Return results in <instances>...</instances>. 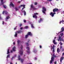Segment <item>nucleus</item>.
Listing matches in <instances>:
<instances>
[{
  "label": "nucleus",
  "mask_w": 64,
  "mask_h": 64,
  "mask_svg": "<svg viewBox=\"0 0 64 64\" xmlns=\"http://www.w3.org/2000/svg\"><path fill=\"white\" fill-rule=\"evenodd\" d=\"M58 41H60V46H62V45H63V43H62L61 41H63L64 42V40L63 38L62 39L61 36H59L58 39Z\"/></svg>",
  "instance_id": "obj_1"
},
{
  "label": "nucleus",
  "mask_w": 64,
  "mask_h": 64,
  "mask_svg": "<svg viewBox=\"0 0 64 64\" xmlns=\"http://www.w3.org/2000/svg\"><path fill=\"white\" fill-rule=\"evenodd\" d=\"M29 35L30 36H32V34L31 32H28L27 34H26L25 36L26 38H27L28 37V36H29Z\"/></svg>",
  "instance_id": "obj_2"
},
{
  "label": "nucleus",
  "mask_w": 64,
  "mask_h": 64,
  "mask_svg": "<svg viewBox=\"0 0 64 64\" xmlns=\"http://www.w3.org/2000/svg\"><path fill=\"white\" fill-rule=\"evenodd\" d=\"M54 57L56 58V55H54V57H52L51 58V60L50 61V64H52V62L53 61H54Z\"/></svg>",
  "instance_id": "obj_3"
},
{
  "label": "nucleus",
  "mask_w": 64,
  "mask_h": 64,
  "mask_svg": "<svg viewBox=\"0 0 64 64\" xmlns=\"http://www.w3.org/2000/svg\"><path fill=\"white\" fill-rule=\"evenodd\" d=\"M43 8V10L42 11V12L43 14H46V13L45 12L46 11V9L44 7H43L42 8Z\"/></svg>",
  "instance_id": "obj_4"
},
{
  "label": "nucleus",
  "mask_w": 64,
  "mask_h": 64,
  "mask_svg": "<svg viewBox=\"0 0 64 64\" xmlns=\"http://www.w3.org/2000/svg\"><path fill=\"white\" fill-rule=\"evenodd\" d=\"M36 15H38V13H34V14L32 17L35 18L36 19H37V16H36Z\"/></svg>",
  "instance_id": "obj_5"
},
{
  "label": "nucleus",
  "mask_w": 64,
  "mask_h": 64,
  "mask_svg": "<svg viewBox=\"0 0 64 64\" xmlns=\"http://www.w3.org/2000/svg\"><path fill=\"white\" fill-rule=\"evenodd\" d=\"M60 10L57 8H54L53 10V11L54 13H55V12H57L58 13H59V11Z\"/></svg>",
  "instance_id": "obj_6"
},
{
  "label": "nucleus",
  "mask_w": 64,
  "mask_h": 64,
  "mask_svg": "<svg viewBox=\"0 0 64 64\" xmlns=\"http://www.w3.org/2000/svg\"><path fill=\"white\" fill-rule=\"evenodd\" d=\"M26 48L28 49V50L27 51V53H28L29 54H30V48L29 47H26Z\"/></svg>",
  "instance_id": "obj_7"
},
{
  "label": "nucleus",
  "mask_w": 64,
  "mask_h": 64,
  "mask_svg": "<svg viewBox=\"0 0 64 64\" xmlns=\"http://www.w3.org/2000/svg\"><path fill=\"white\" fill-rule=\"evenodd\" d=\"M56 14V12H54V13L52 12H51L50 14V15H51L52 17H54V14Z\"/></svg>",
  "instance_id": "obj_8"
},
{
  "label": "nucleus",
  "mask_w": 64,
  "mask_h": 64,
  "mask_svg": "<svg viewBox=\"0 0 64 64\" xmlns=\"http://www.w3.org/2000/svg\"><path fill=\"white\" fill-rule=\"evenodd\" d=\"M54 47H55V46L54 45L52 46V48L51 49V50H52V49L53 53H54V52H55V50L54 48Z\"/></svg>",
  "instance_id": "obj_9"
},
{
  "label": "nucleus",
  "mask_w": 64,
  "mask_h": 64,
  "mask_svg": "<svg viewBox=\"0 0 64 64\" xmlns=\"http://www.w3.org/2000/svg\"><path fill=\"white\" fill-rule=\"evenodd\" d=\"M22 31L21 30H20L19 31H17L16 33H18V34H21V33H22Z\"/></svg>",
  "instance_id": "obj_10"
},
{
  "label": "nucleus",
  "mask_w": 64,
  "mask_h": 64,
  "mask_svg": "<svg viewBox=\"0 0 64 64\" xmlns=\"http://www.w3.org/2000/svg\"><path fill=\"white\" fill-rule=\"evenodd\" d=\"M31 8L33 10H36V8H35L34 6H33V4H31Z\"/></svg>",
  "instance_id": "obj_11"
},
{
  "label": "nucleus",
  "mask_w": 64,
  "mask_h": 64,
  "mask_svg": "<svg viewBox=\"0 0 64 64\" xmlns=\"http://www.w3.org/2000/svg\"><path fill=\"white\" fill-rule=\"evenodd\" d=\"M10 18V17L9 16H7L6 18H5V20L6 21H8V19Z\"/></svg>",
  "instance_id": "obj_12"
},
{
  "label": "nucleus",
  "mask_w": 64,
  "mask_h": 64,
  "mask_svg": "<svg viewBox=\"0 0 64 64\" xmlns=\"http://www.w3.org/2000/svg\"><path fill=\"white\" fill-rule=\"evenodd\" d=\"M64 57L62 56V57L61 58L60 60V62H62V60H64Z\"/></svg>",
  "instance_id": "obj_13"
},
{
  "label": "nucleus",
  "mask_w": 64,
  "mask_h": 64,
  "mask_svg": "<svg viewBox=\"0 0 64 64\" xmlns=\"http://www.w3.org/2000/svg\"><path fill=\"white\" fill-rule=\"evenodd\" d=\"M61 31L60 32V33H61L64 32V28L62 27L61 29Z\"/></svg>",
  "instance_id": "obj_14"
},
{
  "label": "nucleus",
  "mask_w": 64,
  "mask_h": 64,
  "mask_svg": "<svg viewBox=\"0 0 64 64\" xmlns=\"http://www.w3.org/2000/svg\"><path fill=\"white\" fill-rule=\"evenodd\" d=\"M21 42V41L19 40H17V44L18 45V46H19V44Z\"/></svg>",
  "instance_id": "obj_15"
},
{
  "label": "nucleus",
  "mask_w": 64,
  "mask_h": 64,
  "mask_svg": "<svg viewBox=\"0 0 64 64\" xmlns=\"http://www.w3.org/2000/svg\"><path fill=\"white\" fill-rule=\"evenodd\" d=\"M20 55H23V50H20Z\"/></svg>",
  "instance_id": "obj_16"
},
{
  "label": "nucleus",
  "mask_w": 64,
  "mask_h": 64,
  "mask_svg": "<svg viewBox=\"0 0 64 64\" xmlns=\"http://www.w3.org/2000/svg\"><path fill=\"white\" fill-rule=\"evenodd\" d=\"M10 6H11L12 7H14V5L13 4V3L12 2H10Z\"/></svg>",
  "instance_id": "obj_17"
},
{
  "label": "nucleus",
  "mask_w": 64,
  "mask_h": 64,
  "mask_svg": "<svg viewBox=\"0 0 64 64\" xmlns=\"http://www.w3.org/2000/svg\"><path fill=\"white\" fill-rule=\"evenodd\" d=\"M53 43H54V44L56 45L57 44V42H55V40H53Z\"/></svg>",
  "instance_id": "obj_18"
},
{
  "label": "nucleus",
  "mask_w": 64,
  "mask_h": 64,
  "mask_svg": "<svg viewBox=\"0 0 64 64\" xmlns=\"http://www.w3.org/2000/svg\"><path fill=\"white\" fill-rule=\"evenodd\" d=\"M1 1V3L2 5H3V4H4V2H3V0H0Z\"/></svg>",
  "instance_id": "obj_19"
},
{
  "label": "nucleus",
  "mask_w": 64,
  "mask_h": 64,
  "mask_svg": "<svg viewBox=\"0 0 64 64\" xmlns=\"http://www.w3.org/2000/svg\"><path fill=\"white\" fill-rule=\"evenodd\" d=\"M57 52H58V53H59V51H60H60H61V50H60L59 49V48H58L57 49Z\"/></svg>",
  "instance_id": "obj_20"
},
{
  "label": "nucleus",
  "mask_w": 64,
  "mask_h": 64,
  "mask_svg": "<svg viewBox=\"0 0 64 64\" xmlns=\"http://www.w3.org/2000/svg\"><path fill=\"white\" fill-rule=\"evenodd\" d=\"M16 49V48L15 47V46L12 49V50L13 51H15V49Z\"/></svg>",
  "instance_id": "obj_21"
},
{
  "label": "nucleus",
  "mask_w": 64,
  "mask_h": 64,
  "mask_svg": "<svg viewBox=\"0 0 64 64\" xmlns=\"http://www.w3.org/2000/svg\"><path fill=\"white\" fill-rule=\"evenodd\" d=\"M43 21V20L41 18H40V20H38V23H40L41 21Z\"/></svg>",
  "instance_id": "obj_22"
},
{
  "label": "nucleus",
  "mask_w": 64,
  "mask_h": 64,
  "mask_svg": "<svg viewBox=\"0 0 64 64\" xmlns=\"http://www.w3.org/2000/svg\"><path fill=\"white\" fill-rule=\"evenodd\" d=\"M3 7L4 9H6V8H7V6H6L5 5L3 4Z\"/></svg>",
  "instance_id": "obj_23"
},
{
  "label": "nucleus",
  "mask_w": 64,
  "mask_h": 64,
  "mask_svg": "<svg viewBox=\"0 0 64 64\" xmlns=\"http://www.w3.org/2000/svg\"><path fill=\"white\" fill-rule=\"evenodd\" d=\"M9 53H10V52H9V50L8 49L7 50V54H9Z\"/></svg>",
  "instance_id": "obj_24"
},
{
  "label": "nucleus",
  "mask_w": 64,
  "mask_h": 64,
  "mask_svg": "<svg viewBox=\"0 0 64 64\" xmlns=\"http://www.w3.org/2000/svg\"><path fill=\"white\" fill-rule=\"evenodd\" d=\"M15 34L14 35V36L16 37H17V33H16V32H15Z\"/></svg>",
  "instance_id": "obj_25"
},
{
  "label": "nucleus",
  "mask_w": 64,
  "mask_h": 64,
  "mask_svg": "<svg viewBox=\"0 0 64 64\" xmlns=\"http://www.w3.org/2000/svg\"><path fill=\"white\" fill-rule=\"evenodd\" d=\"M31 27L32 28H34V26H33V24H32L31 25Z\"/></svg>",
  "instance_id": "obj_26"
},
{
  "label": "nucleus",
  "mask_w": 64,
  "mask_h": 64,
  "mask_svg": "<svg viewBox=\"0 0 64 64\" xmlns=\"http://www.w3.org/2000/svg\"><path fill=\"white\" fill-rule=\"evenodd\" d=\"M20 55H18V60H21V59H20Z\"/></svg>",
  "instance_id": "obj_27"
},
{
  "label": "nucleus",
  "mask_w": 64,
  "mask_h": 64,
  "mask_svg": "<svg viewBox=\"0 0 64 64\" xmlns=\"http://www.w3.org/2000/svg\"><path fill=\"white\" fill-rule=\"evenodd\" d=\"M61 22H64V21L63 20H62L61 21H60V24H61Z\"/></svg>",
  "instance_id": "obj_28"
},
{
  "label": "nucleus",
  "mask_w": 64,
  "mask_h": 64,
  "mask_svg": "<svg viewBox=\"0 0 64 64\" xmlns=\"http://www.w3.org/2000/svg\"><path fill=\"white\" fill-rule=\"evenodd\" d=\"M23 12H24V16L26 15V12H25L24 10Z\"/></svg>",
  "instance_id": "obj_29"
},
{
  "label": "nucleus",
  "mask_w": 64,
  "mask_h": 64,
  "mask_svg": "<svg viewBox=\"0 0 64 64\" xmlns=\"http://www.w3.org/2000/svg\"><path fill=\"white\" fill-rule=\"evenodd\" d=\"M4 13L6 14H6H8V13L7 11H5Z\"/></svg>",
  "instance_id": "obj_30"
},
{
  "label": "nucleus",
  "mask_w": 64,
  "mask_h": 64,
  "mask_svg": "<svg viewBox=\"0 0 64 64\" xmlns=\"http://www.w3.org/2000/svg\"><path fill=\"white\" fill-rule=\"evenodd\" d=\"M10 54H8L7 55V58H9V57H10Z\"/></svg>",
  "instance_id": "obj_31"
},
{
  "label": "nucleus",
  "mask_w": 64,
  "mask_h": 64,
  "mask_svg": "<svg viewBox=\"0 0 64 64\" xmlns=\"http://www.w3.org/2000/svg\"><path fill=\"white\" fill-rule=\"evenodd\" d=\"M24 28L26 29H27V28H28V26H26Z\"/></svg>",
  "instance_id": "obj_32"
},
{
  "label": "nucleus",
  "mask_w": 64,
  "mask_h": 64,
  "mask_svg": "<svg viewBox=\"0 0 64 64\" xmlns=\"http://www.w3.org/2000/svg\"><path fill=\"white\" fill-rule=\"evenodd\" d=\"M23 21L24 23H26V20H24Z\"/></svg>",
  "instance_id": "obj_33"
},
{
  "label": "nucleus",
  "mask_w": 64,
  "mask_h": 64,
  "mask_svg": "<svg viewBox=\"0 0 64 64\" xmlns=\"http://www.w3.org/2000/svg\"><path fill=\"white\" fill-rule=\"evenodd\" d=\"M21 61L22 63H23V60L22 59H21Z\"/></svg>",
  "instance_id": "obj_34"
},
{
  "label": "nucleus",
  "mask_w": 64,
  "mask_h": 64,
  "mask_svg": "<svg viewBox=\"0 0 64 64\" xmlns=\"http://www.w3.org/2000/svg\"><path fill=\"white\" fill-rule=\"evenodd\" d=\"M20 48H21V50H22V48H23V46H22V45L21 46V47Z\"/></svg>",
  "instance_id": "obj_35"
},
{
  "label": "nucleus",
  "mask_w": 64,
  "mask_h": 64,
  "mask_svg": "<svg viewBox=\"0 0 64 64\" xmlns=\"http://www.w3.org/2000/svg\"><path fill=\"white\" fill-rule=\"evenodd\" d=\"M64 35V34H63V33H62L61 34V37H62V36H63V35Z\"/></svg>",
  "instance_id": "obj_36"
},
{
  "label": "nucleus",
  "mask_w": 64,
  "mask_h": 64,
  "mask_svg": "<svg viewBox=\"0 0 64 64\" xmlns=\"http://www.w3.org/2000/svg\"><path fill=\"white\" fill-rule=\"evenodd\" d=\"M15 9H16V11H18V8H15Z\"/></svg>",
  "instance_id": "obj_37"
},
{
  "label": "nucleus",
  "mask_w": 64,
  "mask_h": 64,
  "mask_svg": "<svg viewBox=\"0 0 64 64\" xmlns=\"http://www.w3.org/2000/svg\"><path fill=\"white\" fill-rule=\"evenodd\" d=\"M4 13H5V12L4 11H3L2 12V14H4Z\"/></svg>",
  "instance_id": "obj_38"
},
{
  "label": "nucleus",
  "mask_w": 64,
  "mask_h": 64,
  "mask_svg": "<svg viewBox=\"0 0 64 64\" xmlns=\"http://www.w3.org/2000/svg\"><path fill=\"white\" fill-rule=\"evenodd\" d=\"M25 5H23V7L24 8H25Z\"/></svg>",
  "instance_id": "obj_39"
},
{
  "label": "nucleus",
  "mask_w": 64,
  "mask_h": 64,
  "mask_svg": "<svg viewBox=\"0 0 64 64\" xmlns=\"http://www.w3.org/2000/svg\"><path fill=\"white\" fill-rule=\"evenodd\" d=\"M26 45H27L28 46H29V45L28 44V42H26Z\"/></svg>",
  "instance_id": "obj_40"
},
{
  "label": "nucleus",
  "mask_w": 64,
  "mask_h": 64,
  "mask_svg": "<svg viewBox=\"0 0 64 64\" xmlns=\"http://www.w3.org/2000/svg\"><path fill=\"white\" fill-rule=\"evenodd\" d=\"M60 49H63V47L61 46H60Z\"/></svg>",
  "instance_id": "obj_41"
},
{
  "label": "nucleus",
  "mask_w": 64,
  "mask_h": 64,
  "mask_svg": "<svg viewBox=\"0 0 64 64\" xmlns=\"http://www.w3.org/2000/svg\"><path fill=\"white\" fill-rule=\"evenodd\" d=\"M52 0H48V1L49 2H52Z\"/></svg>",
  "instance_id": "obj_42"
},
{
  "label": "nucleus",
  "mask_w": 64,
  "mask_h": 64,
  "mask_svg": "<svg viewBox=\"0 0 64 64\" xmlns=\"http://www.w3.org/2000/svg\"><path fill=\"white\" fill-rule=\"evenodd\" d=\"M34 5H37V3L36 2H35L34 4Z\"/></svg>",
  "instance_id": "obj_43"
},
{
  "label": "nucleus",
  "mask_w": 64,
  "mask_h": 64,
  "mask_svg": "<svg viewBox=\"0 0 64 64\" xmlns=\"http://www.w3.org/2000/svg\"><path fill=\"white\" fill-rule=\"evenodd\" d=\"M34 60H37V58H36V57H35L34 58Z\"/></svg>",
  "instance_id": "obj_44"
},
{
  "label": "nucleus",
  "mask_w": 64,
  "mask_h": 64,
  "mask_svg": "<svg viewBox=\"0 0 64 64\" xmlns=\"http://www.w3.org/2000/svg\"><path fill=\"white\" fill-rule=\"evenodd\" d=\"M20 30H23V28L22 27V28H20Z\"/></svg>",
  "instance_id": "obj_45"
},
{
  "label": "nucleus",
  "mask_w": 64,
  "mask_h": 64,
  "mask_svg": "<svg viewBox=\"0 0 64 64\" xmlns=\"http://www.w3.org/2000/svg\"><path fill=\"white\" fill-rule=\"evenodd\" d=\"M54 64H57V62H56L55 61L54 62Z\"/></svg>",
  "instance_id": "obj_46"
},
{
  "label": "nucleus",
  "mask_w": 64,
  "mask_h": 64,
  "mask_svg": "<svg viewBox=\"0 0 64 64\" xmlns=\"http://www.w3.org/2000/svg\"><path fill=\"white\" fill-rule=\"evenodd\" d=\"M2 24L3 25H4V21H2Z\"/></svg>",
  "instance_id": "obj_47"
},
{
  "label": "nucleus",
  "mask_w": 64,
  "mask_h": 64,
  "mask_svg": "<svg viewBox=\"0 0 64 64\" xmlns=\"http://www.w3.org/2000/svg\"><path fill=\"white\" fill-rule=\"evenodd\" d=\"M22 24H20V27H21V26H22Z\"/></svg>",
  "instance_id": "obj_48"
},
{
  "label": "nucleus",
  "mask_w": 64,
  "mask_h": 64,
  "mask_svg": "<svg viewBox=\"0 0 64 64\" xmlns=\"http://www.w3.org/2000/svg\"><path fill=\"white\" fill-rule=\"evenodd\" d=\"M62 51H64V49H62Z\"/></svg>",
  "instance_id": "obj_49"
},
{
  "label": "nucleus",
  "mask_w": 64,
  "mask_h": 64,
  "mask_svg": "<svg viewBox=\"0 0 64 64\" xmlns=\"http://www.w3.org/2000/svg\"><path fill=\"white\" fill-rule=\"evenodd\" d=\"M40 48H42V46H40Z\"/></svg>",
  "instance_id": "obj_50"
},
{
  "label": "nucleus",
  "mask_w": 64,
  "mask_h": 64,
  "mask_svg": "<svg viewBox=\"0 0 64 64\" xmlns=\"http://www.w3.org/2000/svg\"><path fill=\"white\" fill-rule=\"evenodd\" d=\"M63 55H64V52L62 54V56H63Z\"/></svg>",
  "instance_id": "obj_51"
},
{
  "label": "nucleus",
  "mask_w": 64,
  "mask_h": 64,
  "mask_svg": "<svg viewBox=\"0 0 64 64\" xmlns=\"http://www.w3.org/2000/svg\"><path fill=\"white\" fill-rule=\"evenodd\" d=\"M10 64H13V63L11 62H10Z\"/></svg>",
  "instance_id": "obj_52"
},
{
  "label": "nucleus",
  "mask_w": 64,
  "mask_h": 64,
  "mask_svg": "<svg viewBox=\"0 0 64 64\" xmlns=\"http://www.w3.org/2000/svg\"><path fill=\"white\" fill-rule=\"evenodd\" d=\"M30 40H28V42H30Z\"/></svg>",
  "instance_id": "obj_53"
},
{
  "label": "nucleus",
  "mask_w": 64,
  "mask_h": 64,
  "mask_svg": "<svg viewBox=\"0 0 64 64\" xmlns=\"http://www.w3.org/2000/svg\"><path fill=\"white\" fill-rule=\"evenodd\" d=\"M20 6L21 7H23V5H20Z\"/></svg>",
  "instance_id": "obj_54"
},
{
  "label": "nucleus",
  "mask_w": 64,
  "mask_h": 64,
  "mask_svg": "<svg viewBox=\"0 0 64 64\" xmlns=\"http://www.w3.org/2000/svg\"><path fill=\"white\" fill-rule=\"evenodd\" d=\"M56 37H55L54 38V40H55V39H56Z\"/></svg>",
  "instance_id": "obj_55"
},
{
  "label": "nucleus",
  "mask_w": 64,
  "mask_h": 64,
  "mask_svg": "<svg viewBox=\"0 0 64 64\" xmlns=\"http://www.w3.org/2000/svg\"><path fill=\"white\" fill-rule=\"evenodd\" d=\"M16 28H14V30H16Z\"/></svg>",
  "instance_id": "obj_56"
},
{
  "label": "nucleus",
  "mask_w": 64,
  "mask_h": 64,
  "mask_svg": "<svg viewBox=\"0 0 64 64\" xmlns=\"http://www.w3.org/2000/svg\"><path fill=\"white\" fill-rule=\"evenodd\" d=\"M21 2L20 1H18V3H20Z\"/></svg>",
  "instance_id": "obj_57"
},
{
  "label": "nucleus",
  "mask_w": 64,
  "mask_h": 64,
  "mask_svg": "<svg viewBox=\"0 0 64 64\" xmlns=\"http://www.w3.org/2000/svg\"><path fill=\"white\" fill-rule=\"evenodd\" d=\"M11 53H12V52H13V51L11 50Z\"/></svg>",
  "instance_id": "obj_58"
},
{
  "label": "nucleus",
  "mask_w": 64,
  "mask_h": 64,
  "mask_svg": "<svg viewBox=\"0 0 64 64\" xmlns=\"http://www.w3.org/2000/svg\"><path fill=\"white\" fill-rule=\"evenodd\" d=\"M46 4H47V3H48V2H46Z\"/></svg>",
  "instance_id": "obj_59"
},
{
  "label": "nucleus",
  "mask_w": 64,
  "mask_h": 64,
  "mask_svg": "<svg viewBox=\"0 0 64 64\" xmlns=\"http://www.w3.org/2000/svg\"><path fill=\"white\" fill-rule=\"evenodd\" d=\"M13 43L14 44V45H15V42H13Z\"/></svg>",
  "instance_id": "obj_60"
},
{
  "label": "nucleus",
  "mask_w": 64,
  "mask_h": 64,
  "mask_svg": "<svg viewBox=\"0 0 64 64\" xmlns=\"http://www.w3.org/2000/svg\"><path fill=\"white\" fill-rule=\"evenodd\" d=\"M20 7H21V6H20L19 7V8H20Z\"/></svg>",
  "instance_id": "obj_61"
},
{
  "label": "nucleus",
  "mask_w": 64,
  "mask_h": 64,
  "mask_svg": "<svg viewBox=\"0 0 64 64\" xmlns=\"http://www.w3.org/2000/svg\"><path fill=\"white\" fill-rule=\"evenodd\" d=\"M24 8H22V10H23V9H24Z\"/></svg>",
  "instance_id": "obj_62"
},
{
  "label": "nucleus",
  "mask_w": 64,
  "mask_h": 64,
  "mask_svg": "<svg viewBox=\"0 0 64 64\" xmlns=\"http://www.w3.org/2000/svg\"><path fill=\"white\" fill-rule=\"evenodd\" d=\"M53 56H54V54H53Z\"/></svg>",
  "instance_id": "obj_63"
},
{
  "label": "nucleus",
  "mask_w": 64,
  "mask_h": 64,
  "mask_svg": "<svg viewBox=\"0 0 64 64\" xmlns=\"http://www.w3.org/2000/svg\"><path fill=\"white\" fill-rule=\"evenodd\" d=\"M28 64H32L31 63H30Z\"/></svg>",
  "instance_id": "obj_64"
}]
</instances>
